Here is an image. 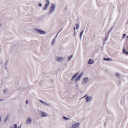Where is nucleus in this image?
<instances>
[{"label":"nucleus","instance_id":"f257e3e1","mask_svg":"<svg viewBox=\"0 0 128 128\" xmlns=\"http://www.w3.org/2000/svg\"><path fill=\"white\" fill-rule=\"evenodd\" d=\"M56 6L54 4H52L50 7L49 10L48 12V14H51L55 11Z\"/></svg>","mask_w":128,"mask_h":128},{"label":"nucleus","instance_id":"f03ea898","mask_svg":"<svg viewBox=\"0 0 128 128\" xmlns=\"http://www.w3.org/2000/svg\"><path fill=\"white\" fill-rule=\"evenodd\" d=\"M34 30L38 32V33L40 34H46V32L42 30L38 29L36 28H34Z\"/></svg>","mask_w":128,"mask_h":128},{"label":"nucleus","instance_id":"7ed1b4c3","mask_svg":"<svg viewBox=\"0 0 128 128\" xmlns=\"http://www.w3.org/2000/svg\"><path fill=\"white\" fill-rule=\"evenodd\" d=\"M92 99V96H87L86 98L85 99L86 100V103L88 102L91 101Z\"/></svg>","mask_w":128,"mask_h":128},{"label":"nucleus","instance_id":"20e7f679","mask_svg":"<svg viewBox=\"0 0 128 128\" xmlns=\"http://www.w3.org/2000/svg\"><path fill=\"white\" fill-rule=\"evenodd\" d=\"M80 124V123L78 122L73 124L71 126V128H76L79 126Z\"/></svg>","mask_w":128,"mask_h":128},{"label":"nucleus","instance_id":"39448f33","mask_svg":"<svg viewBox=\"0 0 128 128\" xmlns=\"http://www.w3.org/2000/svg\"><path fill=\"white\" fill-rule=\"evenodd\" d=\"M82 74L83 73L82 72L78 76V77L76 78L75 79V81L76 82H77L80 79L82 76Z\"/></svg>","mask_w":128,"mask_h":128},{"label":"nucleus","instance_id":"423d86ee","mask_svg":"<svg viewBox=\"0 0 128 128\" xmlns=\"http://www.w3.org/2000/svg\"><path fill=\"white\" fill-rule=\"evenodd\" d=\"M88 78L87 77H85L83 79L81 84H82L84 83L86 84L88 82Z\"/></svg>","mask_w":128,"mask_h":128},{"label":"nucleus","instance_id":"0eeeda50","mask_svg":"<svg viewBox=\"0 0 128 128\" xmlns=\"http://www.w3.org/2000/svg\"><path fill=\"white\" fill-rule=\"evenodd\" d=\"M32 120L30 118H28L26 120V124H30Z\"/></svg>","mask_w":128,"mask_h":128},{"label":"nucleus","instance_id":"6e6552de","mask_svg":"<svg viewBox=\"0 0 128 128\" xmlns=\"http://www.w3.org/2000/svg\"><path fill=\"white\" fill-rule=\"evenodd\" d=\"M41 113V116L42 117H45L48 116V114L43 112H42Z\"/></svg>","mask_w":128,"mask_h":128},{"label":"nucleus","instance_id":"1a4fd4ad","mask_svg":"<svg viewBox=\"0 0 128 128\" xmlns=\"http://www.w3.org/2000/svg\"><path fill=\"white\" fill-rule=\"evenodd\" d=\"M88 63V64H92L94 63V61L91 59L89 60Z\"/></svg>","mask_w":128,"mask_h":128},{"label":"nucleus","instance_id":"9d476101","mask_svg":"<svg viewBox=\"0 0 128 128\" xmlns=\"http://www.w3.org/2000/svg\"><path fill=\"white\" fill-rule=\"evenodd\" d=\"M73 56L72 55L68 56V62L72 60V58L73 57Z\"/></svg>","mask_w":128,"mask_h":128},{"label":"nucleus","instance_id":"9b49d317","mask_svg":"<svg viewBox=\"0 0 128 128\" xmlns=\"http://www.w3.org/2000/svg\"><path fill=\"white\" fill-rule=\"evenodd\" d=\"M63 59L64 58L63 57H58L57 59V60L58 62H60L63 60Z\"/></svg>","mask_w":128,"mask_h":128},{"label":"nucleus","instance_id":"f8f14e48","mask_svg":"<svg viewBox=\"0 0 128 128\" xmlns=\"http://www.w3.org/2000/svg\"><path fill=\"white\" fill-rule=\"evenodd\" d=\"M78 73H76L74 75L72 78L71 79V80H72L74 79L78 75Z\"/></svg>","mask_w":128,"mask_h":128},{"label":"nucleus","instance_id":"ddd939ff","mask_svg":"<svg viewBox=\"0 0 128 128\" xmlns=\"http://www.w3.org/2000/svg\"><path fill=\"white\" fill-rule=\"evenodd\" d=\"M114 27H113V26H112V27L110 29L109 31L108 32L107 35L108 36L109 34L110 33V32H112V30H113L114 29Z\"/></svg>","mask_w":128,"mask_h":128},{"label":"nucleus","instance_id":"4468645a","mask_svg":"<svg viewBox=\"0 0 128 128\" xmlns=\"http://www.w3.org/2000/svg\"><path fill=\"white\" fill-rule=\"evenodd\" d=\"M123 53L124 54H126V55H128V51H127L126 49H125L124 48H123Z\"/></svg>","mask_w":128,"mask_h":128},{"label":"nucleus","instance_id":"2eb2a0df","mask_svg":"<svg viewBox=\"0 0 128 128\" xmlns=\"http://www.w3.org/2000/svg\"><path fill=\"white\" fill-rule=\"evenodd\" d=\"M103 60L107 61H110L111 60V59L109 58H103Z\"/></svg>","mask_w":128,"mask_h":128},{"label":"nucleus","instance_id":"dca6fc26","mask_svg":"<svg viewBox=\"0 0 128 128\" xmlns=\"http://www.w3.org/2000/svg\"><path fill=\"white\" fill-rule=\"evenodd\" d=\"M42 19V17H37L36 18V19L38 20H40Z\"/></svg>","mask_w":128,"mask_h":128},{"label":"nucleus","instance_id":"f3484780","mask_svg":"<svg viewBox=\"0 0 128 128\" xmlns=\"http://www.w3.org/2000/svg\"><path fill=\"white\" fill-rule=\"evenodd\" d=\"M84 32V30H83L81 32H80V39H81L82 35Z\"/></svg>","mask_w":128,"mask_h":128},{"label":"nucleus","instance_id":"a211bd4d","mask_svg":"<svg viewBox=\"0 0 128 128\" xmlns=\"http://www.w3.org/2000/svg\"><path fill=\"white\" fill-rule=\"evenodd\" d=\"M55 39L54 38V39L52 40L51 43V45L52 46L54 44L55 42Z\"/></svg>","mask_w":128,"mask_h":128},{"label":"nucleus","instance_id":"6ab92c4d","mask_svg":"<svg viewBox=\"0 0 128 128\" xmlns=\"http://www.w3.org/2000/svg\"><path fill=\"white\" fill-rule=\"evenodd\" d=\"M62 118L64 119L65 120H67L70 119L69 118H68L67 117H66L65 116H63Z\"/></svg>","mask_w":128,"mask_h":128},{"label":"nucleus","instance_id":"aec40b11","mask_svg":"<svg viewBox=\"0 0 128 128\" xmlns=\"http://www.w3.org/2000/svg\"><path fill=\"white\" fill-rule=\"evenodd\" d=\"M76 30H78L79 28V25L78 24H76Z\"/></svg>","mask_w":128,"mask_h":128},{"label":"nucleus","instance_id":"412c9836","mask_svg":"<svg viewBox=\"0 0 128 128\" xmlns=\"http://www.w3.org/2000/svg\"><path fill=\"white\" fill-rule=\"evenodd\" d=\"M44 104L47 106H51V105H50L49 104H48V103L46 102H44Z\"/></svg>","mask_w":128,"mask_h":128},{"label":"nucleus","instance_id":"4be33fe9","mask_svg":"<svg viewBox=\"0 0 128 128\" xmlns=\"http://www.w3.org/2000/svg\"><path fill=\"white\" fill-rule=\"evenodd\" d=\"M126 36V34H122V39H124L125 37Z\"/></svg>","mask_w":128,"mask_h":128},{"label":"nucleus","instance_id":"5701e85b","mask_svg":"<svg viewBox=\"0 0 128 128\" xmlns=\"http://www.w3.org/2000/svg\"><path fill=\"white\" fill-rule=\"evenodd\" d=\"M39 101L40 102L42 103V104H44V102H43L42 100H39Z\"/></svg>","mask_w":128,"mask_h":128},{"label":"nucleus","instance_id":"b1692460","mask_svg":"<svg viewBox=\"0 0 128 128\" xmlns=\"http://www.w3.org/2000/svg\"><path fill=\"white\" fill-rule=\"evenodd\" d=\"M39 101L40 102L42 103V104H44V102H43L42 100H39Z\"/></svg>","mask_w":128,"mask_h":128},{"label":"nucleus","instance_id":"393cba45","mask_svg":"<svg viewBox=\"0 0 128 128\" xmlns=\"http://www.w3.org/2000/svg\"><path fill=\"white\" fill-rule=\"evenodd\" d=\"M39 101L40 102L42 103V104H44V102H43L42 100H39Z\"/></svg>","mask_w":128,"mask_h":128},{"label":"nucleus","instance_id":"a878e982","mask_svg":"<svg viewBox=\"0 0 128 128\" xmlns=\"http://www.w3.org/2000/svg\"><path fill=\"white\" fill-rule=\"evenodd\" d=\"M14 128H18L17 125L16 124H15L14 125Z\"/></svg>","mask_w":128,"mask_h":128},{"label":"nucleus","instance_id":"bb28decb","mask_svg":"<svg viewBox=\"0 0 128 128\" xmlns=\"http://www.w3.org/2000/svg\"><path fill=\"white\" fill-rule=\"evenodd\" d=\"M46 74V73L45 72H43L42 73V76H45Z\"/></svg>","mask_w":128,"mask_h":128},{"label":"nucleus","instance_id":"cd10ccee","mask_svg":"<svg viewBox=\"0 0 128 128\" xmlns=\"http://www.w3.org/2000/svg\"><path fill=\"white\" fill-rule=\"evenodd\" d=\"M76 35V34L75 31H74V37H75Z\"/></svg>","mask_w":128,"mask_h":128},{"label":"nucleus","instance_id":"c85d7f7f","mask_svg":"<svg viewBox=\"0 0 128 128\" xmlns=\"http://www.w3.org/2000/svg\"><path fill=\"white\" fill-rule=\"evenodd\" d=\"M38 6L40 7H41L42 6V4L41 3H39L38 4Z\"/></svg>","mask_w":128,"mask_h":128},{"label":"nucleus","instance_id":"c756f323","mask_svg":"<svg viewBox=\"0 0 128 128\" xmlns=\"http://www.w3.org/2000/svg\"><path fill=\"white\" fill-rule=\"evenodd\" d=\"M107 36H106V37L104 39V41L105 42V41H106V40H107V38H108V36L107 35Z\"/></svg>","mask_w":128,"mask_h":128},{"label":"nucleus","instance_id":"7c9ffc66","mask_svg":"<svg viewBox=\"0 0 128 128\" xmlns=\"http://www.w3.org/2000/svg\"><path fill=\"white\" fill-rule=\"evenodd\" d=\"M26 104H28V100H26Z\"/></svg>","mask_w":128,"mask_h":128},{"label":"nucleus","instance_id":"2f4dec72","mask_svg":"<svg viewBox=\"0 0 128 128\" xmlns=\"http://www.w3.org/2000/svg\"><path fill=\"white\" fill-rule=\"evenodd\" d=\"M116 75L117 76H119V74L118 73H116Z\"/></svg>","mask_w":128,"mask_h":128},{"label":"nucleus","instance_id":"473e14b6","mask_svg":"<svg viewBox=\"0 0 128 128\" xmlns=\"http://www.w3.org/2000/svg\"><path fill=\"white\" fill-rule=\"evenodd\" d=\"M58 34H58H56V36H55V37L54 38L56 39V38L57 37Z\"/></svg>","mask_w":128,"mask_h":128},{"label":"nucleus","instance_id":"72a5a7b5","mask_svg":"<svg viewBox=\"0 0 128 128\" xmlns=\"http://www.w3.org/2000/svg\"><path fill=\"white\" fill-rule=\"evenodd\" d=\"M86 96V95H85L84 96V97L81 98L80 99H82V98H85Z\"/></svg>","mask_w":128,"mask_h":128},{"label":"nucleus","instance_id":"f704fd0d","mask_svg":"<svg viewBox=\"0 0 128 128\" xmlns=\"http://www.w3.org/2000/svg\"><path fill=\"white\" fill-rule=\"evenodd\" d=\"M62 28L58 32V34L62 30Z\"/></svg>","mask_w":128,"mask_h":128},{"label":"nucleus","instance_id":"c9c22d12","mask_svg":"<svg viewBox=\"0 0 128 128\" xmlns=\"http://www.w3.org/2000/svg\"><path fill=\"white\" fill-rule=\"evenodd\" d=\"M18 128H21V125H20V126H18Z\"/></svg>","mask_w":128,"mask_h":128},{"label":"nucleus","instance_id":"e433bc0d","mask_svg":"<svg viewBox=\"0 0 128 128\" xmlns=\"http://www.w3.org/2000/svg\"><path fill=\"white\" fill-rule=\"evenodd\" d=\"M73 29H74V31H75V28L74 27V28H73Z\"/></svg>","mask_w":128,"mask_h":128},{"label":"nucleus","instance_id":"4c0bfd02","mask_svg":"<svg viewBox=\"0 0 128 128\" xmlns=\"http://www.w3.org/2000/svg\"><path fill=\"white\" fill-rule=\"evenodd\" d=\"M3 100H2V99H0V101H2Z\"/></svg>","mask_w":128,"mask_h":128},{"label":"nucleus","instance_id":"58836bf2","mask_svg":"<svg viewBox=\"0 0 128 128\" xmlns=\"http://www.w3.org/2000/svg\"><path fill=\"white\" fill-rule=\"evenodd\" d=\"M2 118V117L1 116H0V122L1 121V118Z\"/></svg>","mask_w":128,"mask_h":128},{"label":"nucleus","instance_id":"ea45409f","mask_svg":"<svg viewBox=\"0 0 128 128\" xmlns=\"http://www.w3.org/2000/svg\"><path fill=\"white\" fill-rule=\"evenodd\" d=\"M106 122H105V124H104L105 126L106 125Z\"/></svg>","mask_w":128,"mask_h":128},{"label":"nucleus","instance_id":"a19ab883","mask_svg":"<svg viewBox=\"0 0 128 128\" xmlns=\"http://www.w3.org/2000/svg\"><path fill=\"white\" fill-rule=\"evenodd\" d=\"M127 38H128V35L127 36Z\"/></svg>","mask_w":128,"mask_h":128},{"label":"nucleus","instance_id":"79ce46f5","mask_svg":"<svg viewBox=\"0 0 128 128\" xmlns=\"http://www.w3.org/2000/svg\"><path fill=\"white\" fill-rule=\"evenodd\" d=\"M6 120H6H6H5V121H6Z\"/></svg>","mask_w":128,"mask_h":128},{"label":"nucleus","instance_id":"37998d69","mask_svg":"<svg viewBox=\"0 0 128 128\" xmlns=\"http://www.w3.org/2000/svg\"><path fill=\"white\" fill-rule=\"evenodd\" d=\"M10 128H13L12 127H10Z\"/></svg>","mask_w":128,"mask_h":128},{"label":"nucleus","instance_id":"c03bdc74","mask_svg":"<svg viewBox=\"0 0 128 128\" xmlns=\"http://www.w3.org/2000/svg\"><path fill=\"white\" fill-rule=\"evenodd\" d=\"M119 11L120 12V11Z\"/></svg>","mask_w":128,"mask_h":128}]
</instances>
